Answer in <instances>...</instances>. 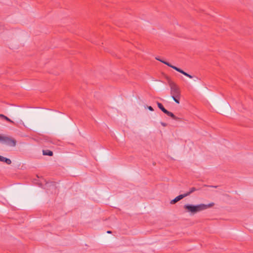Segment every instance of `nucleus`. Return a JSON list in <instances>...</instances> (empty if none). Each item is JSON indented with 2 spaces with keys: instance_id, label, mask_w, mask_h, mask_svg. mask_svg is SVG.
<instances>
[{
  "instance_id": "nucleus-12",
  "label": "nucleus",
  "mask_w": 253,
  "mask_h": 253,
  "mask_svg": "<svg viewBox=\"0 0 253 253\" xmlns=\"http://www.w3.org/2000/svg\"><path fill=\"white\" fill-rule=\"evenodd\" d=\"M165 114H167L168 116L169 117L170 114H171V112H169L168 111L167 109L165 110V111L164 112Z\"/></svg>"
},
{
  "instance_id": "nucleus-13",
  "label": "nucleus",
  "mask_w": 253,
  "mask_h": 253,
  "mask_svg": "<svg viewBox=\"0 0 253 253\" xmlns=\"http://www.w3.org/2000/svg\"><path fill=\"white\" fill-rule=\"evenodd\" d=\"M147 108H148L150 111H154V109H153V107H151V106H147Z\"/></svg>"
},
{
  "instance_id": "nucleus-11",
  "label": "nucleus",
  "mask_w": 253,
  "mask_h": 253,
  "mask_svg": "<svg viewBox=\"0 0 253 253\" xmlns=\"http://www.w3.org/2000/svg\"><path fill=\"white\" fill-rule=\"evenodd\" d=\"M169 117L172 118L173 120L176 121H179L180 120V119L176 116H175L172 112L170 114Z\"/></svg>"
},
{
  "instance_id": "nucleus-2",
  "label": "nucleus",
  "mask_w": 253,
  "mask_h": 253,
  "mask_svg": "<svg viewBox=\"0 0 253 253\" xmlns=\"http://www.w3.org/2000/svg\"><path fill=\"white\" fill-rule=\"evenodd\" d=\"M214 205V204L213 203H211L208 205L204 204L197 205L186 204L184 206L183 208L185 210L186 212H189L191 214H194L198 212L205 210L209 208H211Z\"/></svg>"
},
{
  "instance_id": "nucleus-9",
  "label": "nucleus",
  "mask_w": 253,
  "mask_h": 253,
  "mask_svg": "<svg viewBox=\"0 0 253 253\" xmlns=\"http://www.w3.org/2000/svg\"><path fill=\"white\" fill-rule=\"evenodd\" d=\"M0 118L5 120L8 122L14 123V122L12 120H11L9 118H8V117H7L6 116H4L3 114H0Z\"/></svg>"
},
{
  "instance_id": "nucleus-6",
  "label": "nucleus",
  "mask_w": 253,
  "mask_h": 253,
  "mask_svg": "<svg viewBox=\"0 0 253 253\" xmlns=\"http://www.w3.org/2000/svg\"><path fill=\"white\" fill-rule=\"evenodd\" d=\"M42 154L43 155L49 156H53V154L52 151H51L49 150H43L42 151Z\"/></svg>"
},
{
  "instance_id": "nucleus-5",
  "label": "nucleus",
  "mask_w": 253,
  "mask_h": 253,
  "mask_svg": "<svg viewBox=\"0 0 253 253\" xmlns=\"http://www.w3.org/2000/svg\"><path fill=\"white\" fill-rule=\"evenodd\" d=\"M185 197H186V195H185L184 194L180 195L177 196L176 197H175L174 199L170 201V203L171 204H174Z\"/></svg>"
},
{
  "instance_id": "nucleus-8",
  "label": "nucleus",
  "mask_w": 253,
  "mask_h": 253,
  "mask_svg": "<svg viewBox=\"0 0 253 253\" xmlns=\"http://www.w3.org/2000/svg\"><path fill=\"white\" fill-rule=\"evenodd\" d=\"M198 190L197 189H196L195 187H192L190 188L189 191L187 192V193H185L184 194L186 195V197L190 195L191 194L193 193L194 192Z\"/></svg>"
},
{
  "instance_id": "nucleus-4",
  "label": "nucleus",
  "mask_w": 253,
  "mask_h": 253,
  "mask_svg": "<svg viewBox=\"0 0 253 253\" xmlns=\"http://www.w3.org/2000/svg\"><path fill=\"white\" fill-rule=\"evenodd\" d=\"M156 59L163 63L164 64L167 65V66H168L169 67H170L171 68H172V69H174L175 70L177 71V72L182 74L183 75H184V76L189 78H192L193 77L190 75V74L187 73L186 72H184L183 70H182V69L175 66H173L172 65H171L170 63H169V62H167V61H164L163 60H162L161 59H160V58H158V57H156Z\"/></svg>"
},
{
  "instance_id": "nucleus-14",
  "label": "nucleus",
  "mask_w": 253,
  "mask_h": 253,
  "mask_svg": "<svg viewBox=\"0 0 253 253\" xmlns=\"http://www.w3.org/2000/svg\"><path fill=\"white\" fill-rule=\"evenodd\" d=\"M161 124V125H162L163 126H167V124H166V123H163V122H162Z\"/></svg>"
},
{
  "instance_id": "nucleus-3",
  "label": "nucleus",
  "mask_w": 253,
  "mask_h": 253,
  "mask_svg": "<svg viewBox=\"0 0 253 253\" xmlns=\"http://www.w3.org/2000/svg\"><path fill=\"white\" fill-rule=\"evenodd\" d=\"M0 142L10 147H15L16 145V140L9 136L0 134Z\"/></svg>"
},
{
  "instance_id": "nucleus-15",
  "label": "nucleus",
  "mask_w": 253,
  "mask_h": 253,
  "mask_svg": "<svg viewBox=\"0 0 253 253\" xmlns=\"http://www.w3.org/2000/svg\"><path fill=\"white\" fill-rule=\"evenodd\" d=\"M107 233L110 234V233H112V232H111V231H108L107 232Z\"/></svg>"
},
{
  "instance_id": "nucleus-10",
  "label": "nucleus",
  "mask_w": 253,
  "mask_h": 253,
  "mask_svg": "<svg viewBox=\"0 0 253 253\" xmlns=\"http://www.w3.org/2000/svg\"><path fill=\"white\" fill-rule=\"evenodd\" d=\"M157 105H158V107H159V108L163 112H164L165 111V110H166L164 107L163 106V105H162V103H160V102H157Z\"/></svg>"
},
{
  "instance_id": "nucleus-1",
  "label": "nucleus",
  "mask_w": 253,
  "mask_h": 253,
  "mask_svg": "<svg viewBox=\"0 0 253 253\" xmlns=\"http://www.w3.org/2000/svg\"><path fill=\"white\" fill-rule=\"evenodd\" d=\"M166 79L170 88V95L173 100L177 103H180L181 92L178 86L169 77H166Z\"/></svg>"
},
{
  "instance_id": "nucleus-7",
  "label": "nucleus",
  "mask_w": 253,
  "mask_h": 253,
  "mask_svg": "<svg viewBox=\"0 0 253 253\" xmlns=\"http://www.w3.org/2000/svg\"><path fill=\"white\" fill-rule=\"evenodd\" d=\"M0 162H4L8 165H10L11 164V161L9 159L4 157L3 156H2L1 157Z\"/></svg>"
}]
</instances>
